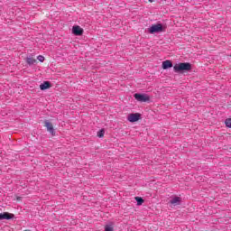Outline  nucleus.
<instances>
[{
	"label": "nucleus",
	"mask_w": 231,
	"mask_h": 231,
	"mask_svg": "<svg viewBox=\"0 0 231 231\" xmlns=\"http://www.w3.org/2000/svg\"><path fill=\"white\" fill-rule=\"evenodd\" d=\"M192 70V64L189 62H179L173 66L174 73H187Z\"/></svg>",
	"instance_id": "1"
},
{
	"label": "nucleus",
	"mask_w": 231,
	"mask_h": 231,
	"mask_svg": "<svg viewBox=\"0 0 231 231\" xmlns=\"http://www.w3.org/2000/svg\"><path fill=\"white\" fill-rule=\"evenodd\" d=\"M149 33H162V32H165V27L162 23L152 24L150 28H148Z\"/></svg>",
	"instance_id": "2"
},
{
	"label": "nucleus",
	"mask_w": 231,
	"mask_h": 231,
	"mask_svg": "<svg viewBox=\"0 0 231 231\" xmlns=\"http://www.w3.org/2000/svg\"><path fill=\"white\" fill-rule=\"evenodd\" d=\"M134 97L135 100H137V102H149V100H151V97H149L147 94L135 93Z\"/></svg>",
	"instance_id": "3"
},
{
	"label": "nucleus",
	"mask_w": 231,
	"mask_h": 231,
	"mask_svg": "<svg viewBox=\"0 0 231 231\" xmlns=\"http://www.w3.org/2000/svg\"><path fill=\"white\" fill-rule=\"evenodd\" d=\"M15 217V215L9 213V212H4L0 213V221H3V219H6L9 221L10 219H14Z\"/></svg>",
	"instance_id": "4"
},
{
	"label": "nucleus",
	"mask_w": 231,
	"mask_h": 231,
	"mask_svg": "<svg viewBox=\"0 0 231 231\" xmlns=\"http://www.w3.org/2000/svg\"><path fill=\"white\" fill-rule=\"evenodd\" d=\"M72 33H73V35H77V36L83 35L84 34V29H82L79 25H74L72 27Z\"/></svg>",
	"instance_id": "5"
},
{
	"label": "nucleus",
	"mask_w": 231,
	"mask_h": 231,
	"mask_svg": "<svg viewBox=\"0 0 231 231\" xmlns=\"http://www.w3.org/2000/svg\"><path fill=\"white\" fill-rule=\"evenodd\" d=\"M140 118H142V115L135 113V114H130L128 116L127 120H128V122L134 123V122H138V120H140Z\"/></svg>",
	"instance_id": "6"
},
{
	"label": "nucleus",
	"mask_w": 231,
	"mask_h": 231,
	"mask_svg": "<svg viewBox=\"0 0 231 231\" xmlns=\"http://www.w3.org/2000/svg\"><path fill=\"white\" fill-rule=\"evenodd\" d=\"M44 124H45V127H47V131L50 134H51V136H55V128H53V125L48 120H45Z\"/></svg>",
	"instance_id": "7"
},
{
	"label": "nucleus",
	"mask_w": 231,
	"mask_h": 231,
	"mask_svg": "<svg viewBox=\"0 0 231 231\" xmlns=\"http://www.w3.org/2000/svg\"><path fill=\"white\" fill-rule=\"evenodd\" d=\"M50 88H51V82L50 81H43V83L40 85V89L42 91H46V89H50Z\"/></svg>",
	"instance_id": "8"
},
{
	"label": "nucleus",
	"mask_w": 231,
	"mask_h": 231,
	"mask_svg": "<svg viewBox=\"0 0 231 231\" xmlns=\"http://www.w3.org/2000/svg\"><path fill=\"white\" fill-rule=\"evenodd\" d=\"M172 66H173L172 61H171L169 60L162 61V69H169L172 68Z\"/></svg>",
	"instance_id": "9"
},
{
	"label": "nucleus",
	"mask_w": 231,
	"mask_h": 231,
	"mask_svg": "<svg viewBox=\"0 0 231 231\" xmlns=\"http://www.w3.org/2000/svg\"><path fill=\"white\" fill-rule=\"evenodd\" d=\"M170 203L171 205H180V203H181V198L174 197L171 200H170Z\"/></svg>",
	"instance_id": "10"
},
{
	"label": "nucleus",
	"mask_w": 231,
	"mask_h": 231,
	"mask_svg": "<svg viewBox=\"0 0 231 231\" xmlns=\"http://www.w3.org/2000/svg\"><path fill=\"white\" fill-rule=\"evenodd\" d=\"M26 62L29 64V66H32V64H35L37 62V60L33 58H26Z\"/></svg>",
	"instance_id": "11"
},
{
	"label": "nucleus",
	"mask_w": 231,
	"mask_h": 231,
	"mask_svg": "<svg viewBox=\"0 0 231 231\" xmlns=\"http://www.w3.org/2000/svg\"><path fill=\"white\" fill-rule=\"evenodd\" d=\"M135 201L138 206L142 205L143 203V199L142 197H135Z\"/></svg>",
	"instance_id": "12"
},
{
	"label": "nucleus",
	"mask_w": 231,
	"mask_h": 231,
	"mask_svg": "<svg viewBox=\"0 0 231 231\" xmlns=\"http://www.w3.org/2000/svg\"><path fill=\"white\" fill-rule=\"evenodd\" d=\"M104 134H106V130L101 129L97 132L98 138H104Z\"/></svg>",
	"instance_id": "13"
},
{
	"label": "nucleus",
	"mask_w": 231,
	"mask_h": 231,
	"mask_svg": "<svg viewBox=\"0 0 231 231\" xmlns=\"http://www.w3.org/2000/svg\"><path fill=\"white\" fill-rule=\"evenodd\" d=\"M113 223H111L110 225H106L105 226V231H113Z\"/></svg>",
	"instance_id": "14"
},
{
	"label": "nucleus",
	"mask_w": 231,
	"mask_h": 231,
	"mask_svg": "<svg viewBox=\"0 0 231 231\" xmlns=\"http://www.w3.org/2000/svg\"><path fill=\"white\" fill-rule=\"evenodd\" d=\"M225 124H226V127H228L229 129H231V118L226 119Z\"/></svg>",
	"instance_id": "15"
},
{
	"label": "nucleus",
	"mask_w": 231,
	"mask_h": 231,
	"mask_svg": "<svg viewBox=\"0 0 231 231\" xmlns=\"http://www.w3.org/2000/svg\"><path fill=\"white\" fill-rule=\"evenodd\" d=\"M37 60H38L40 62H44L45 58H44V56H42V55H39V56L37 57Z\"/></svg>",
	"instance_id": "16"
},
{
	"label": "nucleus",
	"mask_w": 231,
	"mask_h": 231,
	"mask_svg": "<svg viewBox=\"0 0 231 231\" xmlns=\"http://www.w3.org/2000/svg\"><path fill=\"white\" fill-rule=\"evenodd\" d=\"M149 1V3H152V1H154V0H148Z\"/></svg>",
	"instance_id": "17"
}]
</instances>
